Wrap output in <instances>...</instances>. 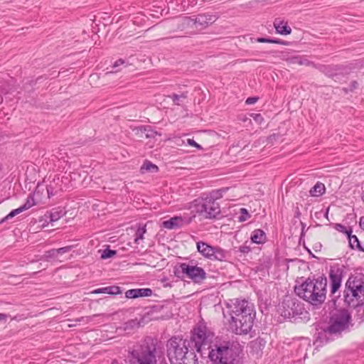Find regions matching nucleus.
Returning <instances> with one entry per match:
<instances>
[{
    "label": "nucleus",
    "instance_id": "nucleus-1",
    "mask_svg": "<svg viewBox=\"0 0 364 364\" xmlns=\"http://www.w3.org/2000/svg\"><path fill=\"white\" fill-rule=\"evenodd\" d=\"M230 316V328L235 334H247L252 328L255 311L254 305L245 299H233L227 303Z\"/></svg>",
    "mask_w": 364,
    "mask_h": 364
},
{
    "label": "nucleus",
    "instance_id": "nucleus-2",
    "mask_svg": "<svg viewBox=\"0 0 364 364\" xmlns=\"http://www.w3.org/2000/svg\"><path fill=\"white\" fill-rule=\"evenodd\" d=\"M222 190L213 191L210 196L195 199L183 206V223H190L196 214L204 218H215L220 213V208L216 199L222 197Z\"/></svg>",
    "mask_w": 364,
    "mask_h": 364
},
{
    "label": "nucleus",
    "instance_id": "nucleus-3",
    "mask_svg": "<svg viewBox=\"0 0 364 364\" xmlns=\"http://www.w3.org/2000/svg\"><path fill=\"white\" fill-rule=\"evenodd\" d=\"M327 284V279L323 276L313 279L308 278L301 284L295 286L294 291L313 306L319 308L326 299Z\"/></svg>",
    "mask_w": 364,
    "mask_h": 364
},
{
    "label": "nucleus",
    "instance_id": "nucleus-4",
    "mask_svg": "<svg viewBox=\"0 0 364 364\" xmlns=\"http://www.w3.org/2000/svg\"><path fill=\"white\" fill-rule=\"evenodd\" d=\"M238 346L230 341L215 343L209 347L208 358L213 364H236L239 356Z\"/></svg>",
    "mask_w": 364,
    "mask_h": 364
},
{
    "label": "nucleus",
    "instance_id": "nucleus-5",
    "mask_svg": "<svg viewBox=\"0 0 364 364\" xmlns=\"http://www.w3.org/2000/svg\"><path fill=\"white\" fill-rule=\"evenodd\" d=\"M344 302L350 307L364 305V281L358 277L350 276L345 284Z\"/></svg>",
    "mask_w": 364,
    "mask_h": 364
},
{
    "label": "nucleus",
    "instance_id": "nucleus-6",
    "mask_svg": "<svg viewBox=\"0 0 364 364\" xmlns=\"http://www.w3.org/2000/svg\"><path fill=\"white\" fill-rule=\"evenodd\" d=\"M219 18L218 14L205 13L191 16H183V32L195 35L213 24Z\"/></svg>",
    "mask_w": 364,
    "mask_h": 364
},
{
    "label": "nucleus",
    "instance_id": "nucleus-7",
    "mask_svg": "<svg viewBox=\"0 0 364 364\" xmlns=\"http://www.w3.org/2000/svg\"><path fill=\"white\" fill-rule=\"evenodd\" d=\"M155 352L156 341L148 337L139 350L132 352V355L139 364H154L156 362Z\"/></svg>",
    "mask_w": 364,
    "mask_h": 364
},
{
    "label": "nucleus",
    "instance_id": "nucleus-8",
    "mask_svg": "<svg viewBox=\"0 0 364 364\" xmlns=\"http://www.w3.org/2000/svg\"><path fill=\"white\" fill-rule=\"evenodd\" d=\"M350 321L351 316L347 310L338 311L331 316L326 332L330 334H340L348 328Z\"/></svg>",
    "mask_w": 364,
    "mask_h": 364
},
{
    "label": "nucleus",
    "instance_id": "nucleus-9",
    "mask_svg": "<svg viewBox=\"0 0 364 364\" xmlns=\"http://www.w3.org/2000/svg\"><path fill=\"white\" fill-rule=\"evenodd\" d=\"M279 312L284 318H294L306 313L304 304L291 297H287L283 300L279 308Z\"/></svg>",
    "mask_w": 364,
    "mask_h": 364
},
{
    "label": "nucleus",
    "instance_id": "nucleus-10",
    "mask_svg": "<svg viewBox=\"0 0 364 364\" xmlns=\"http://www.w3.org/2000/svg\"><path fill=\"white\" fill-rule=\"evenodd\" d=\"M213 333L208 329L203 323H198L191 332V341L195 343L198 352L201 350L203 346L207 345L213 338Z\"/></svg>",
    "mask_w": 364,
    "mask_h": 364
},
{
    "label": "nucleus",
    "instance_id": "nucleus-11",
    "mask_svg": "<svg viewBox=\"0 0 364 364\" xmlns=\"http://www.w3.org/2000/svg\"><path fill=\"white\" fill-rule=\"evenodd\" d=\"M196 246L198 252L210 260L223 261L227 257V252L219 247H213L202 241L198 242Z\"/></svg>",
    "mask_w": 364,
    "mask_h": 364
},
{
    "label": "nucleus",
    "instance_id": "nucleus-12",
    "mask_svg": "<svg viewBox=\"0 0 364 364\" xmlns=\"http://www.w3.org/2000/svg\"><path fill=\"white\" fill-rule=\"evenodd\" d=\"M343 277V269L338 265L331 266L329 272L330 279V287L331 294L330 296L332 297L333 301L340 296L336 295V292L339 290L342 279Z\"/></svg>",
    "mask_w": 364,
    "mask_h": 364
},
{
    "label": "nucleus",
    "instance_id": "nucleus-13",
    "mask_svg": "<svg viewBox=\"0 0 364 364\" xmlns=\"http://www.w3.org/2000/svg\"><path fill=\"white\" fill-rule=\"evenodd\" d=\"M183 274L195 283H200L206 278L205 270L197 266L188 265L183 263Z\"/></svg>",
    "mask_w": 364,
    "mask_h": 364
},
{
    "label": "nucleus",
    "instance_id": "nucleus-14",
    "mask_svg": "<svg viewBox=\"0 0 364 364\" xmlns=\"http://www.w3.org/2000/svg\"><path fill=\"white\" fill-rule=\"evenodd\" d=\"M152 290L149 288L132 289L125 292V296L128 299H136L139 297H148L152 295Z\"/></svg>",
    "mask_w": 364,
    "mask_h": 364
},
{
    "label": "nucleus",
    "instance_id": "nucleus-15",
    "mask_svg": "<svg viewBox=\"0 0 364 364\" xmlns=\"http://www.w3.org/2000/svg\"><path fill=\"white\" fill-rule=\"evenodd\" d=\"M168 348V355L171 357V359L173 357L178 360V356L181 354L182 348H179L178 342L177 341L176 338H173L170 339L167 344Z\"/></svg>",
    "mask_w": 364,
    "mask_h": 364
},
{
    "label": "nucleus",
    "instance_id": "nucleus-16",
    "mask_svg": "<svg viewBox=\"0 0 364 364\" xmlns=\"http://www.w3.org/2000/svg\"><path fill=\"white\" fill-rule=\"evenodd\" d=\"M274 26L277 33L281 35H289L291 33V28L287 25V22L279 18L274 20Z\"/></svg>",
    "mask_w": 364,
    "mask_h": 364
},
{
    "label": "nucleus",
    "instance_id": "nucleus-17",
    "mask_svg": "<svg viewBox=\"0 0 364 364\" xmlns=\"http://www.w3.org/2000/svg\"><path fill=\"white\" fill-rule=\"evenodd\" d=\"M251 240L256 244H263L266 241V234L261 229L254 230L251 235Z\"/></svg>",
    "mask_w": 364,
    "mask_h": 364
},
{
    "label": "nucleus",
    "instance_id": "nucleus-18",
    "mask_svg": "<svg viewBox=\"0 0 364 364\" xmlns=\"http://www.w3.org/2000/svg\"><path fill=\"white\" fill-rule=\"evenodd\" d=\"M182 224V218L181 217H173L168 220H165L163 222L162 225L164 228L166 229H175L178 228Z\"/></svg>",
    "mask_w": 364,
    "mask_h": 364
},
{
    "label": "nucleus",
    "instance_id": "nucleus-19",
    "mask_svg": "<svg viewBox=\"0 0 364 364\" xmlns=\"http://www.w3.org/2000/svg\"><path fill=\"white\" fill-rule=\"evenodd\" d=\"M326 191L325 186L321 183L317 182L310 190L311 196L318 197L322 196Z\"/></svg>",
    "mask_w": 364,
    "mask_h": 364
},
{
    "label": "nucleus",
    "instance_id": "nucleus-20",
    "mask_svg": "<svg viewBox=\"0 0 364 364\" xmlns=\"http://www.w3.org/2000/svg\"><path fill=\"white\" fill-rule=\"evenodd\" d=\"M158 166L151 161L146 160L144 164L141 166L140 168V171L141 173H145L147 172L150 173H156L158 171Z\"/></svg>",
    "mask_w": 364,
    "mask_h": 364
},
{
    "label": "nucleus",
    "instance_id": "nucleus-21",
    "mask_svg": "<svg viewBox=\"0 0 364 364\" xmlns=\"http://www.w3.org/2000/svg\"><path fill=\"white\" fill-rule=\"evenodd\" d=\"M348 239L349 246L351 249H356L359 251H364L356 235H352V233H350V235L348 236Z\"/></svg>",
    "mask_w": 364,
    "mask_h": 364
},
{
    "label": "nucleus",
    "instance_id": "nucleus-22",
    "mask_svg": "<svg viewBox=\"0 0 364 364\" xmlns=\"http://www.w3.org/2000/svg\"><path fill=\"white\" fill-rule=\"evenodd\" d=\"M58 182L54 179L53 181L50 182V183L46 186V191L48 197L50 198L51 196H55L58 190L60 189L59 186H58Z\"/></svg>",
    "mask_w": 364,
    "mask_h": 364
},
{
    "label": "nucleus",
    "instance_id": "nucleus-23",
    "mask_svg": "<svg viewBox=\"0 0 364 364\" xmlns=\"http://www.w3.org/2000/svg\"><path fill=\"white\" fill-rule=\"evenodd\" d=\"M290 63L292 64H298V65H309L311 64V62L307 60L306 58H304L301 56H294L289 59Z\"/></svg>",
    "mask_w": 364,
    "mask_h": 364
},
{
    "label": "nucleus",
    "instance_id": "nucleus-24",
    "mask_svg": "<svg viewBox=\"0 0 364 364\" xmlns=\"http://www.w3.org/2000/svg\"><path fill=\"white\" fill-rule=\"evenodd\" d=\"M137 134L141 133V136L144 134L146 138L154 137L156 132L148 129L147 127H141L136 129Z\"/></svg>",
    "mask_w": 364,
    "mask_h": 364
},
{
    "label": "nucleus",
    "instance_id": "nucleus-25",
    "mask_svg": "<svg viewBox=\"0 0 364 364\" xmlns=\"http://www.w3.org/2000/svg\"><path fill=\"white\" fill-rule=\"evenodd\" d=\"M121 289L119 287L117 286H109L104 287V294H111V295H117L121 294Z\"/></svg>",
    "mask_w": 364,
    "mask_h": 364
},
{
    "label": "nucleus",
    "instance_id": "nucleus-26",
    "mask_svg": "<svg viewBox=\"0 0 364 364\" xmlns=\"http://www.w3.org/2000/svg\"><path fill=\"white\" fill-rule=\"evenodd\" d=\"M22 212H23V210L21 208V206L16 209L11 210L6 216H5L1 220L0 223H4L5 221L14 218V216L17 215L18 214Z\"/></svg>",
    "mask_w": 364,
    "mask_h": 364
},
{
    "label": "nucleus",
    "instance_id": "nucleus-27",
    "mask_svg": "<svg viewBox=\"0 0 364 364\" xmlns=\"http://www.w3.org/2000/svg\"><path fill=\"white\" fill-rule=\"evenodd\" d=\"M100 252H102L101 253V259H102L111 258L117 255L116 250H110L109 248H106L103 250H100Z\"/></svg>",
    "mask_w": 364,
    "mask_h": 364
},
{
    "label": "nucleus",
    "instance_id": "nucleus-28",
    "mask_svg": "<svg viewBox=\"0 0 364 364\" xmlns=\"http://www.w3.org/2000/svg\"><path fill=\"white\" fill-rule=\"evenodd\" d=\"M320 70L328 76H332L334 74V72L338 70L336 66L332 65H321Z\"/></svg>",
    "mask_w": 364,
    "mask_h": 364
},
{
    "label": "nucleus",
    "instance_id": "nucleus-29",
    "mask_svg": "<svg viewBox=\"0 0 364 364\" xmlns=\"http://www.w3.org/2000/svg\"><path fill=\"white\" fill-rule=\"evenodd\" d=\"M139 326H140V323L137 321V319H131L124 323V329L125 331L131 330L134 328H137Z\"/></svg>",
    "mask_w": 364,
    "mask_h": 364
},
{
    "label": "nucleus",
    "instance_id": "nucleus-30",
    "mask_svg": "<svg viewBox=\"0 0 364 364\" xmlns=\"http://www.w3.org/2000/svg\"><path fill=\"white\" fill-rule=\"evenodd\" d=\"M257 41L259 43H275V44H281V45H285L286 43L280 40V39H272V38H258L257 39Z\"/></svg>",
    "mask_w": 364,
    "mask_h": 364
},
{
    "label": "nucleus",
    "instance_id": "nucleus-31",
    "mask_svg": "<svg viewBox=\"0 0 364 364\" xmlns=\"http://www.w3.org/2000/svg\"><path fill=\"white\" fill-rule=\"evenodd\" d=\"M335 228L336 230H338L340 232L346 234L347 236L350 235V233H352V229L351 228H347L345 225L342 224H336Z\"/></svg>",
    "mask_w": 364,
    "mask_h": 364
},
{
    "label": "nucleus",
    "instance_id": "nucleus-32",
    "mask_svg": "<svg viewBox=\"0 0 364 364\" xmlns=\"http://www.w3.org/2000/svg\"><path fill=\"white\" fill-rule=\"evenodd\" d=\"M35 204H36V203H35V200H34L33 197L31 195H30L28 197L26 203L21 207L23 210V211H25V210L31 208V207H33Z\"/></svg>",
    "mask_w": 364,
    "mask_h": 364
},
{
    "label": "nucleus",
    "instance_id": "nucleus-33",
    "mask_svg": "<svg viewBox=\"0 0 364 364\" xmlns=\"http://www.w3.org/2000/svg\"><path fill=\"white\" fill-rule=\"evenodd\" d=\"M247 242L244 243L242 245L240 246L238 248V251L243 254H247L251 251V247L248 245Z\"/></svg>",
    "mask_w": 364,
    "mask_h": 364
},
{
    "label": "nucleus",
    "instance_id": "nucleus-34",
    "mask_svg": "<svg viewBox=\"0 0 364 364\" xmlns=\"http://www.w3.org/2000/svg\"><path fill=\"white\" fill-rule=\"evenodd\" d=\"M146 232V229L144 228H139L136 232V238L135 242H137L139 240L143 239V235Z\"/></svg>",
    "mask_w": 364,
    "mask_h": 364
},
{
    "label": "nucleus",
    "instance_id": "nucleus-35",
    "mask_svg": "<svg viewBox=\"0 0 364 364\" xmlns=\"http://www.w3.org/2000/svg\"><path fill=\"white\" fill-rule=\"evenodd\" d=\"M72 249V246H66L57 249L58 254H64L70 252Z\"/></svg>",
    "mask_w": 364,
    "mask_h": 364
},
{
    "label": "nucleus",
    "instance_id": "nucleus-36",
    "mask_svg": "<svg viewBox=\"0 0 364 364\" xmlns=\"http://www.w3.org/2000/svg\"><path fill=\"white\" fill-rule=\"evenodd\" d=\"M187 143L188 145L194 146V147L197 148L198 149H200V150L203 149L202 146L200 144H198V143H196L193 139H188Z\"/></svg>",
    "mask_w": 364,
    "mask_h": 364
},
{
    "label": "nucleus",
    "instance_id": "nucleus-37",
    "mask_svg": "<svg viewBox=\"0 0 364 364\" xmlns=\"http://www.w3.org/2000/svg\"><path fill=\"white\" fill-rule=\"evenodd\" d=\"M169 97L171 98V100L174 102V104H176L177 105H180V101H181V96H180L178 95L173 94V95H172L171 96H169Z\"/></svg>",
    "mask_w": 364,
    "mask_h": 364
},
{
    "label": "nucleus",
    "instance_id": "nucleus-38",
    "mask_svg": "<svg viewBox=\"0 0 364 364\" xmlns=\"http://www.w3.org/2000/svg\"><path fill=\"white\" fill-rule=\"evenodd\" d=\"M180 269H182V264L180 265H176L174 269V274L178 278L181 277V274L182 273V270H180Z\"/></svg>",
    "mask_w": 364,
    "mask_h": 364
},
{
    "label": "nucleus",
    "instance_id": "nucleus-39",
    "mask_svg": "<svg viewBox=\"0 0 364 364\" xmlns=\"http://www.w3.org/2000/svg\"><path fill=\"white\" fill-rule=\"evenodd\" d=\"M60 218V215L58 213H51L50 215V222L57 221Z\"/></svg>",
    "mask_w": 364,
    "mask_h": 364
},
{
    "label": "nucleus",
    "instance_id": "nucleus-40",
    "mask_svg": "<svg viewBox=\"0 0 364 364\" xmlns=\"http://www.w3.org/2000/svg\"><path fill=\"white\" fill-rule=\"evenodd\" d=\"M258 99H259V97H250L246 100L245 103L247 105H252V104H255V102H257Z\"/></svg>",
    "mask_w": 364,
    "mask_h": 364
},
{
    "label": "nucleus",
    "instance_id": "nucleus-41",
    "mask_svg": "<svg viewBox=\"0 0 364 364\" xmlns=\"http://www.w3.org/2000/svg\"><path fill=\"white\" fill-rule=\"evenodd\" d=\"M254 119L257 122H259L261 123V122L263 120V118L260 114H253Z\"/></svg>",
    "mask_w": 364,
    "mask_h": 364
},
{
    "label": "nucleus",
    "instance_id": "nucleus-42",
    "mask_svg": "<svg viewBox=\"0 0 364 364\" xmlns=\"http://www.w3.org/2000/svg\"><path fill=\"white\" fill-rule=\"evenodd\" d=\"M124 63H125V61L123 59H119L115 61L113 67L116 68V67H118L119 65H124Z\"/></svg>",
    "mask_w": 364,
    "mask_h": 364
},
{
    "label": "nucleus",
    "instance_id": "nucleus-43",
    "mask_svg": "<svg viewBox=\"0 0 364 364\" xmlns=\"http://www.w3.org/2000/svg\"><path fill=\"white\" fill-rule=\"evenodd\" d=\"M92 294H104V287L102 288H99V289H96L95 290H93L92 291Z\"/></svg>",
    "mask_w": 364,
    "mask_h": 364
},
{
    "label": "nucleus",
    "instance_id": "nucleus-44",
    "mask_svg": "<svg viewBox=\"0 0 364 364\" xmlns=\"http://www.w3.org/2000/svg\"><path fill=\"white\" fill-rule=\"evenodd\" d=\"M57 249H53L50 251L48 252V254L49 255V256L50 257H55L56 256V254H58V252L56 251Z\"/></svg>",
    "mask_w": 364,
    "mask_h": 364
},
{
    "label": "nucleus",
    "instance_id": "nucleus-45",
    "mask_svg": "<svg viewBox=\"0 0 364 364\" xmlns=\"http://www.w3.org/2000/svg\"><path fill=\"white\" fill-rule=\"evenodd\" d=\"M358 87V82L356 81H353L351 82V88H350V90L352 91L353 90L357 88Z\"/></svg>",
    "mask_w": 364,
    "mask_h": 364
},
{
    "label": "nucleus",
    "instance_id": "nucleus-46",
    "mask_svg": "<svg viewBox=\"0 0 364 364\" xmlns=\"http://www.w3.org/2000/svg\"><path fill=\"white\" fill-rule=\"evenodd\" d=\"M7 315L5 314H0V320H6L7 318Z\"/></svg>",
    "mask_w": 364,
    "mask_h": 364
},
{
    "label": "nucleus",
    "instance_id": "nucleus-47",
    "mask_svg": "<svg viewBox=\"0 0 364 364\" xmlns=\"http://www.w3.org/2000/svg\"><path fill=\"white\" fill-rule=\"evenodd\" d=\"M360 225L364 230V218H361L360 220Z\"/></svg>",
    "mask_w": 364,
    "mask_h": 364
},
{
    "label": "nucleus",
    "instance_id": "nucleus-48",
    "mask_svg": "<svg viewBox=\"0 0 364 364\" xmlns=\"http://www.w3.org/2000/svg\"><path fill=\"white\" fill-rule=\"evenodd\" d=\"M188 1L191 3V4L192 6L195 5L197 3L196 0H188Z\"/></svg>",
    "mask_w": 364,
    "mask_h": 364
},
{
    "label": "nucleus",
    "instance_id": "nucleus-49",
    "mask_svg": "<svg viewBox=\"0 0 364 364\" xmlns=\"http://www.w3.org/2000/svg\"><path fill=\"white\" fill-rule=\"evenodd\" d=\"M241 212L243 213H246L247 215H248V213L247 211V210L245 208H242L241 209Z\"/></svg>",
    "mask_w": 364,
    "mask_h": 364
},
{
    "label": "nucleus",
    "instance_id": "nucleus-50",
    "mask_svg": "<svg viewBox=\"0 0 364 364\" xmlns=\"http://www.w3.org/2000/svg\"><path fill=\"white\" fill-rule=\"evenodd\" d=\"M39 191V186H37V188H36V193H38Z\"/></svg>",
    "mask_w": 364,
    "mask_h": 364
},
{
    "label": "nucleus",
    "instance_id": "nucleus-51",
    "mask_svg": "<svg viewBox=\"0 0 364 364\" xmlns=\"http://www.w3.org/2000/svg\"><path fill=\"white\" fill-rule=\"evenodd\" d=\"M2 102V97L0 96V103Z\"/></svg>",
    "mask_w": 364,
    "mask_h": 364
},
{
    "label": "nucleus",
    "instance_id": "nucleus-52",
    "mask_svg": "<svg viewBox=\"0 0 364 364\" xmlns=\"http://www.w3.org/2000/svg\"><path fill=\"white\" fill-rule=\"evenodd\" d=\"M245 220V218H240V221H243V220Z\"/></svg>",
    "mask_w": 364,
    "mask_h": 364
}]
</instances>
